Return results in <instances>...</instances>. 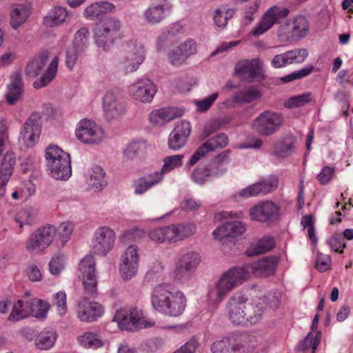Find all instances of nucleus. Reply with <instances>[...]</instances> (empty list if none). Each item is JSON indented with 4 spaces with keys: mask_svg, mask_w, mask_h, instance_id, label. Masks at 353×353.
Returning <instances> with one entry per match:
<instances>
[{
    "mask_svg": "<svg viewBox=\"0 0 353 353\" xmlns=\"http://www.w3.org/2000/svg\"><path fill=\"white\" fill-rule=\"evenodd\" d=\"M278 261L274 256H265L256 262L243 267H234L223 273L208 292L209 299L215 303H219L233 289L246 281L252 273L256 276L272 275L277 266Z\"/></svg>",
    "mask_w": 353,
    "mask_h": 353,
    "instance_id": "f257e3e1",
    "label": "nucleus"
},
{
    "mask_svg": "<svg viewBox=\"0 0 353 353\" xmlns=\"http://www.w3.org/2000/svg\"><path fill=\"white\" fill-rule=\"evenodd\" d=\"M85 296L77 305V317L83 322H92L100 317L103 309L99 303L89 301L98 296L95 261L92 255H86L79 264Z\"/></svg>",
    "mask_w": 353,
    "mask_h": 353,
    "instance_id": "f03ea898",
    "label": "nucleus"
},
{
    "mask_svg": "<svg viewBox=\"0 0 353 353\" xmlns=\"http://www.w3.org/2000/svg\"><path fill=\"white\" fill-rule=\"evenodd\" d=\"M150 299L154 310L170 316H180L186 307L185 294L181 291L172 290L168 283H161L154 286Z\"/></svg>",
    "mask_w": 353,
    "mask_h": 353,
    "instance_id": "7ed1b4c3",
    "label": "nucleus"
},
{
    "mask_svg": "<svg viewBox=\"0 0 353 353\" xmlns=\"http://www.w3.org/2000/svg\"><path fill=\"white\" fill-rule=\"evenodd\" d=\"M46 161L50 175L57 179L66 181L72 175L70 156L57 145L46 149Z\"/></svg>",
    "mask_w": 353,
    "mask_h": 353,
    "instance_id": "20e7f679",
    "label": "nucleus"
},
{
    "mask_svg": "<svg viewBox=\"0 0 353 353\" xmlns=\"http://www.w3.org/2000/svg\"><path fill=\"white\" fill-rule=\"evenodd\" d=\"M121 28V21L117 19L107 17L101 19L97 23L94 31L96 45L104 51L109 50L119 37Z\"/></svg>",
    "mask_w": 353,
    "mask_h": 353,
    "instance_id": "39448f33",
    "label": "nucleus"
},
{
    "mask_svg": "<svg viewBox=\"0 0 353 353\" xmlns=\"http://www.w3.org/2000/svg\"><path fill=\"white\" fill-rule=\"evenodd\" d=\"M281 113L264 111L252 121V128L261 136L268 137L279 130L283 123Z\"/></svg>",
    "mask_w": 353,
    "mask_h": 353,
    "instance_id": "423d86ee",
    "label": "nucleus"
},
{
    "mask_svg": "<svg viewBox=\"0 0 353 353\" xmlns=\"http://www.w3.org/2000/svg\"><path fill=\"white\" fill-rule=\"evenodd\" d=\"M57 228L53 225H46L32 232L27 239L26 250L30 252H41L52 243Z\"/></svg>",
    "mask_w": 353,
    "mask_h": 353,
    "instance_id": "0eeeda50",
    "label": "nucleus"
},
{
    "mask_svg": "<svg viewBox=\"0 0 353 353\" xmlns=\"http://www.w3.org/2000/svg\"><path fill=\"white\" fill-rule=\"evenodd\" d=\"M201 262V256L196 252H188L180 256L173 272L174 280L185 282L191 279Z\"/></svg>",
    "mask_w": 353,
    "mask_h": 353,
    "instance_id": "6e6552de",
    "label": "nucleus"
},
{
    "mask_svg": "<svg viewBox=\"0 0 353 353\" xmlns=\"http://www.w3.org/2000/svg\"><path fill=\"white\" fill-rule=\"evenodd\" d=\"M124 55L120 61V67L125 73L137 70L145 59L143 46L137 41H130L123 47Z\"/></svg>",
    "mask_w": 353,
    "mask_h": 353,
    "instance_id": "1a4fd4ad",
    "label": "nucleus"
},
{
    "mask_svg": "<svg viewBox=\"0 0 353 353\" xmlns=\"http://www.w3.org/2000/svg\"><path fill=\"white\" fill-rule=\"evenodd\" d=\"M268 301H270V307L274 309L279 307L280 301L275 295L269 297H256L250 302L248 300L246 301V325L256 324L262 319L268 307Z\"/></svg>",
    "mask_w": 353,
    "mask_h": 353,
    "instance_id": "9d476101",
    "label": "nucleus"
},
{
    "mask_svg": "<svg viewBox=\"0 0 353 353\" xmlns=\"http://www.w3.org/2000/svg\"><path fill=\"white\" fill-rule=\"evenodd\" d=\"M289 13L290 10L287 8L272 6L265 12L255 28L252 30V35L259 37L270 30L275 23L280 24L281 20L285 19Z\"/></svg>",
    "mask_w": 353,
    "mask_h": 353,
    "instance_id": "9b49d317",
    "label": "nucleus"
},
{
    "mask_svg": "<svg viewBox=\"0 0 353 353\" xmlns=\"http://www.w3.org/2000/svg\"><path fill=\"white\" fill-rule=\"evenodd\" d=\"M75 134L78 140L85 144H98L104 137L102 128L94 121L87 119L78 123Z\"/></svg>",
    "mask_w": 353,
    "mask_h": 353,
    "instance_id": "f8f14e48",
    "label": "nucleus"
},
{
    "mask_svg": "<svg viewBox=\"0 0 353 353\" xmlns=\"http://www.w3.org/2000/svg\"><path fill=\"white\" fill-rule=\"evenodd\" d=\"M246 301L241 292L234 294L226 303L227 314L231 323L236 325H246Z\"/></svg>",
    "mask_w": 353,
    "mask_h": 353,
    "instance_id": "ddd939ff",
    "label": "nucleus"
},
{
    "mask_svg": "<svg viewBox=\"0 0 353 353\" xmlns=\"http://www.w3.org/2000/svg\"><path fill=\"white\" fill-rule=\"evenodd\" d=\"M249 214L252 220L270 223L279 219L280 208L272 201H262L252 207Z\"/></svg>",
    "mask_w": 353,
    "mask_h": 353,
    "instance_id": "4468645a",
    "label": "nucleus"
},
{
    "mask_svg": "<svg viewBox=\"0 0 353 353\" xmlns=\"http://www.w3.org/2000/svg\"><path fill=\"white\" fill-rule=\"evenodd\" d=\"M234 71L237 75L247 76L251 82L261 81L266 77L263 62L259 58L239 61L235 65Z\"/></svg>",
    "mask_w": 353,
    "mask_h": 353,
    "instance_id": "2eb2a0df",
    "label": "nucleus"
},
{
    "mask_svg": "<svg viewBox=\"0 0 353 353\" xmlns=\"http://www.w3.org/2000/svg\"><path fill=\"white\" fill-rule=\"evenodd\" d=\"M113 320L117 321L120 329L130 332L152 325L146 324L139 312L134 308L130 310L118 311Z\"/></svg>",
    "mask_w": 353,
    "mask_h": 353,
    "instance_id": "dca6fc26",
    "label": "nucleus"
},
{
    "mask_svg": "<svg viewBox=\"0 0 353 353\" xmlns=\"http://www.w3.org/2000/svg\"><path fill=\"white\" fill-rule=\"evenodd\" d=\"M41 130V117L34 112L26 120L21 130V138L28 147H32L39 138Z\"/></svg>",
    "mask_w": 353,
    "mask_h": 353,
    "instance_id": "f3484780",
    "label": "nucleus"
},
{
    "mask_svg": "<svg viewBox=\"0 0 353 353\" xmlns=\"http://www.w3.org/2000/svg\"><path fill=\"white\" fill-rule=\"evenodd\" d=\"M139 255L136 245H130L121 255L119 272L125 281L131 279L137 272Z\"/></svg>",
    "mask_w": 353,
    "mask_h": 353,
    "instance_id": "a211bd4d",
    "label": "nucleus"
},
{
    "mask_svg": "<svg viewBox=\"0 0 353 353\" xmlns=\"http://www.w3.org/2000/svg\"><path fill=\"white\" fill-rule=\"evenodd\" d=\"M228 143V136L224 133H219L209 139L201 144L196 152L191 156L188 162L190 166L195 165L206 154L216 149L224 148Z\"/></svg>",
    "mask_w": 353,
    "mask_h": 353,
    "instance_id": "6ab92c4d",
    "label": "nucleus"
},
{
    "mask_svg": "<svg viewBox=\"0 0 353 353\" xmlns=\"http://www.w3.org/2000/svg\"><path fill=\"white\" fill-rule=\"evenodd\" d=\"M94 236L93 252L105 256L113 247L115 241L114 232L108 227H101L95 232Z\"/></svg>",
    "mask_w": 353,
    "mask_h": 353,
    "instance_id": "aec40b11",
    "label": "nucleus"
},
{
    "mask_svg": "<svg viewBox=\"0 0 353 353\" xmlns=\"http://www.w3.org/2000/svg\"><path fill=\"white\" fill-rule=\"evenodd\" d=\"M245 334H232L214 341L210 347L212 353H239L245 345L239 342L246 338Z\"/></svg>",
    "mask_w": 353,
    "mask_h": 353,
    "instance_id": "412c9836",
    "label": "nucleus"
},
{
    "mask_svg": "<svg viewBox=\"0 0 353 353\" xmlns=\"http://www.w3.org/2000/svg\"><path fill=\"white\" fill-rule=\"evenodd\" d=\"M130 92L134 100L142 103H150L154 98L157 90L152 81L144 79L130 85Z\"/></svg>",
    "mask_w": 353,
    "mask_h": 353,
    "instance_id": "4be33fe9",
    "label": "nucleus"
},
{
    "mask_svg": "<svg viewBox=\"0 0 353 353\" xmlns=\"http://www.w3.org/2000/svg\"><path fill=\"white\" fill-rule=\"evenodd\" d=\"M103 108L108 119L117 118L125 112V105L121 96L112 90L103 97Z\"/></svg>",
    "mask_w": 353,
    "mask_h": 353,
    "instance_id": "5701e85b",
    "label": "nucleus"
},
{
    "mask_svg": "<svg viewBox=\"0 0 353 353\" xmlns=\"http://www.w3.org/2000/svg\"><path fill=\"white\" fill-rule=\"evenodd\" d=\"M307 55L306 49L295 48L275 55L271 61V65L274 68H280L292 63H303Z\"/></svg>",
    "mask_w": 353,
    "mask_h": 353,
    "instance_id": "b1692460",
    "label": "nucleus"
},
{
    "mask_svg": "<svg viewBox=\"0 0 353 353\" xmlns=\"http://www.w3.org/2000/svg\"><path fill=\"white\" fill-rule=\"evenodd\" d=\"M24 84L20 71L14 72L10 77V83L6 86V101L8 105H14L22 99Z\"/></svg>",
    "mask_w": 353,
    "mask_h": 353,
    "instance_id": "393cba45",
    "label": "nucleus"
},
{
    "mask_svg": "<svg viewBox=\"0 0 353 353\" xmlns=\"http://www.w3.org/2000/svg\"><path fill=\"white\" fill-rule=\"evenodd\" d=\"M190 132L191 125L188 121L178 123L169 135V148L173 150L181 149L187 142Z\"/></svg>",
    "mask_w": 353,
    "mask_h": 353,
    "instance_id": "a878e982",
    "label": "nucleus"
},
{
    "mask_svg": "<svg viewBox=\"0 0 353 353\" xmlns=\"http://www.w3.org/2000/svg\"><path fill=\"white\" fill-rule=\"evenodd\" d=\"M172 8L170 3H151L143 12L144 19L151 25L157 24L170 14Z\"/></svg>",
    "mask_w": 353,
    "mask_h": 353,
    "instance_id": "bb28decb",
    "label": "nucleus"
},
{
    "mask_svg": "<svg viewBox=\"0 0 353 353\" xmlns=\"http://www.w3.org/2000/svg\"><path fill=\"white\" fill-rule=\"evenodd\" d=\"M245 225L243 222L230 221L218 227L213 231L212 234L216 238L223 241L229 237L235 238L241 236L245 232Z\"/></svg>",
    "mask_w": 353,
    "mask_h": 353,
    "instance_id": "cd10ccee",
    "label": "nucleus"
},
{
    "mask_svg": "<svg viewBox=\"0 0 353 353\" xmlns=\"http://www.w3.org/2000/svg\"><path fill=\"white\" fill-rule=\"evenodd\" d=\"M183 114V112L178 108H162L152 110L150 113L149 118L151 123L155 125H162L176 117H181Z\"/></svg>",
    "mask_w": 353,
    "mask_h": 353,
    "instance_id": "c85d7f7f",
    "label": "nucleus"
},
{
    "mask_svg": "<svg viewBox=\"0 0 353 353\" xmlns=\"http://www.w3.org/2000/svg\"><path fill=\"white\" fill-rule=\"evenodd\" d=\"M169 229L171 241L178 242L192 236L196 230V226L195 224L188 222L170 225Z\"/></svg>",
    "mask_w": 353,
    "mask_h": 353,
    "instance_id": "c756f323",
    "label": "nucleus"
},
{
    "mask_svg": "<svg viewBox=\"0 0 353 353\" xmlns=\"http://www.w3.org/2000/svg\"><path fill=\"white\" fill-rule=\"evenodd\" d=\"M161 181V177L155 172L142 176L134 181V194L141 195Z\"/></svg>",
    "mask_w": 353,
    "mask_h": 353,
    "instance_id": "7c9ffc66",
    "label": "nucleus"
},
{
    "mask_svg": "<svg viewBox=\"0 0 353 353\" xmlns=\"http://www.w3.org/2000/svg\"><path fill=\"white\" fill-rule=\"evenodd\" d=\"M15 165V156L12 152H7L0 165V188L3 192V186L6 185L12 174Z\"/></svg>",
    "mask_w": 353,
    "mask_h": 353,
    "instance_id": "2f4dec72",
    "label": "nucleus"
},
{
    "mask_svg": "<svg viewBox=\"0 0 353 353\" xmlns=\"http://www.w3.org/2000/svg\"><path fill=\"white\" fill-rule=\"evenodd\" d=\"M33 303H28V298L26 300L19 299L14 303L12 310L11 311L8 320L12 322H17L30 316L32 314V310L30 308Z\"/></svg>",
    "mask_w": 353,
    "mask_h": 353,
    "instance_id": "473e14b6",
    "label": "nucleus"
},
{
    "mask_svg": "<svg viewBox=\"0 0 353 353\" xmlns=\"http://www.w3.org/2000/svg\"><path fill=\"white\" fill-rule=\"evenodd\" d=\"M67 16L68 12L65 8L55 6L43 17V23L46 27H57L65 21Z\"/></svg>",
    "mask_w": 353,
    "mask_h": 353,
    "instance_id": "72a5a7b5",
    "label": "nucleus"
},
{
    "mask_svg": "<svg viewBox=\"0 0 353 353\" xmlns=\"http://www.w3.org/2000/svg\"><path fill=\"white\" fill-rule=\"evenodd\" d=\"M48 52H42L30 61L25 69V73L28 77H36L43 69L48 60Z\"/></svg>",
    "mask_w": 353,
    "mask_h": 353,
    "instance_id": "f704fd0d",
    "label": "nucleus"
},
{
    "mask_svg": "<svg viewBox=\"0 0 353 353\" xmlns=\"http://www.w3.org/2000/svg\"><path fill=\"white\" fill-rule=\"evenodd\" d=\"M88 180L89 189L94 192L101 191L107 184L105 180V173L101 166H94L89 172Z\"/></svg>",
    "mask_w": 353,
    "mask_h": 353,
    "instance_id": "c9c22d12",
    "label": "nucleus"
},
{
    "mask_svg": "<svg viewBox=\"0 0 353 353\" xmlns=\"http://www.w3.org/2000/svg\"><path fill=\"white\" fill-rule=\"evenodd\" d=\"M57 338L56 332L52 329H44L36 337L34 344L37 349L48 350L52 347Z\"/></svg>",
    "mask_w": 353,
    "mask_h": 353,
    "instance_id": "e433bc0d",
    "label": "nucleus"
},
{
    "mask_svg": "<svg viewBox=\"0 0 353 353\" xmlns=\"http://www.w3.org/2000/svg\"><path fill=\"white\" fill-rule=\"evenodd\" d=\"M321 338L322 334L321 331L316 332L314 336L312 332H309L303 340L299 341L296 347V350L304 353L311 349L312 352L316 353V350L320 344Z\"/></svg>",
    "mask_w": 353,
    "mask_h": 353,
    "instance_id": "4c0bfd02",
    "label": "nucleus"
},
{
    "mask_svg": "<svg viewBox=\"0 0 353 353\" xmlns=\"http://www.w3.org/2000/svg\"><path fill=\"white\" fill-rule=\"evenodd\" d=\"M30 14V10L24 4L12 8L10 11L11 27L15 30L17 29L26 21Z\"/></svg>",
    "mask_w": 353,
    "mask_h": 353,
    "instance_id": "58836bf2",
    "label": "nucleus"
},
{
    "mask_svg": "<svg viewBox=\"0 0 353 353\" xmlns=\"http://www.w3.org/2000/svg\"><path fill=\"white\" fill-rule=\"evenodd\" d=\"M58 63V57H54L41 77L33 83L34 88L39 89L45 87L54 79L57 72Z\"/></svg>",
    "mask_w": 353,
    "mask_h": 353,
    "instance_id": "ea45409f",
    "label": "nucleus"
},
{
    "mask_svg": "<svg viewBox=\"0 0 353 353\" xmlns=\"http://www.w3.org/2000/svg\"><path fill=\"white\" fill-rule=\"evenodd\" d=\"M183 157V154H176L168 156L163 159V165L161 169L159 171L155 172L157 174L161 177V181L164 179L165 174L182 165V159Z\"/></svg>",
    "mask_w": 353,
    "mask_h": 353,
    "instance_id": "a19ab883",
    "label": "nucleus"
},
{
    "mask_svg": "<svg viewBox=\"0 0 353 353\" xmlns=\"http://www.w3.org/2000/svg\"><path fill=\"white\" fill-rule=\"evenodd\" d=\"M274 245V239L271 236H266L262 238L256 243L251 245L245 253L248 256L259 255L270 250Z\"/></svg>",
    "mask_w": 353,
    "mask_h": 353,
    "instance_id": "79ce46f5",
    "label": "nucleus"
},
{
    "mask_svg": "<svg viewBox=\"0 0 353 353\" xmlns=\"http://www.w3.org/2000/svg\"><path fill=\"white\" fill-rule=\"evenodd\" d=\"M261 96L259 90L254 86L244 88L234 97V100L237 103H250Z\"/></svg>",
    "mask_w": 353,
    "mask_h": 353,
    "instance_id": "37998d69",
    "label": "nucleus"
},
{
    "mask_svg": "<svg viewBox=\"0 0 353 353\" xmlns=\"http://www.w3.org/2000/svg\"><path fill=\"white\" fill-rule=\"evenodd\" d=\"M294 40L305 37L308 33V22L303 16H297L292 20Z\"/></svg>",
    "mask_w": 353,
    "mask_h": 353,
    "instance_id": "c03bdc74",
    "label": "nucleus"
},
{
    "mask_svg": "<svg viewBox=\"0 0 353 353\" xmlns=\"http://www.w3.org/2000/svg\"><path fill=\"white\" fill-rule=\"evenodd\" d=\"M292 28V20H287L284 23L279 24L276 35L281 41L285 42L294 40V32Z\"/></svg>",
    "mask_w": 353,
    "mask_h": 353,
    "instance_id": "a18cd8bd",
    "label": "nucleus"
},
{
    "mask_svg": "<svg viewBox=\"0 0 353 353\" xmlns=\"http://www.w3.org/2000/svg\"><path fill=\"white\" fill-rule=\"evenodd\" d=\"M81 345L87 348H97L103 346V342L99 336L93 332H86L79 337Z\"/></svg>",
    "mask_w": 353,
    "mask_h": 353,
    "instance_id": "49530a36",
    "label": "nucleus"
},
{
    "mask_svg": "<svg viewBox=\"0 0 353 353\" xmlns=\"http://www.w3.org/2000/svg\"><path fill=\"white\" fill-rule=\"evenodd\" d=\"M148 236L151 240L158 243L172 242L169 225L153 229L149 232Z\"/></svg>",
    "mask_w": 353,
    "mask_h": 353,
    "instance_id": "de8ad7c7",
    "label": "nucleus"
},
{
    "mask_svg": "<svg viewBox=\"0 0 353 353\" xmlns=\"http://www.w3.org/2000/svg\"><path fill=\"white\" fill-rule=\"evenodd\" d=\"M89 30L86 28L79 29L75 34L72 47L77 48L80 51H85L88 47V36Z\"/></svg>",
    "mask_w": 353,
    "mask_h": 353,
    "instance_id": "09e8293b",
    "label": "nucleus"
},
{
    "mask_svg": "<svg viewBox=\"0 0 353 353\" xmlns=\"http://www.w3.org/2000/svg\"><path fill=\"white\" fill-rule=\"evenodd\" d=\"M278 178L274 175L262 179L258 182L261 194H266L275 190L278 187Z\"/></svg>",
    "mask_w": 353,
    "mask_h": 353,
    "instance_id": "8fccbe9b",
    "label": "nucleus"
},
{
    "mask_svg": "<svg viewBox=\"0 0 353 353\" xmlns=\"http://www.w3.org/2000/svg\"><path fill=\"white\" fill-rule=\"evenodd\" d=\"M312 100V94L310 92L303 93L297 96L292 97L285 102V105L288 108H299L308 103Z\"/></svg>",
    "mask_w": 353,
    "mask_h": 353,
    "instance_id": "3c124183",
    "label": "nucleus"
},
{
    "mask_svg": "<svg viewBox=\"0 0 353 353\" xmlns=\"http://www.w3.org/2000/svg\"><path fill=\"white\" fill-rule=\"evenodd\" d=\"M314 71V66L308 65L299 70L292 72V73L284 76L281 78V81L285 83H288L296 79H300L303 77H307Z\"/></svg>",
    "mask_w": 353,
    "mask_h": 353,
    "instance_id": "603ef678",
    "label": "nucleus"
},
{
    "mask_svg": "<svg viewBox=\"0 0 353 353\" xmlns=\"http://www.w3.org/2000/svg\"><path fill=\"white\" fill-rule=\"evenodd\" d=\"M294 148L292 143L279 142L275 144L274 153L278 157H286L292 153Z\"/></svg>",
    "mask_w": 353,
    "mask_h": 353,
    "instance_id": "864d4df0",
    "label": "nucleus"
},
{
    "mask_svg": "<svg viewBox=\"0 0 353 353\" xmlns=\"http://www.w3.org/2000/svg\"><path fill=\"white\" fill-rule=\"evenodd\" d=\"M64 268V255L54 256L49 263V270L51 274L58 275Z\"/></svg>",
    "mask_w": 353,
    "mask_h": 353,
    "instance_id": "5fc2aeb1",
    "label": "nucleus"
},
{
    "mask_svg": "<svg viewBox=\"0 0 353 353\" xmlns=\"http://www.w3.org/2000/svg\"><path fill=\"white\" fill-rule=\"evenodd\" d=\"M179 50L182 52L186 59L190 56L196 54L197 46L196 43L194 39H188L183 43L179 45Z\"/></svg>",
    "mask_w": 353,
    "mask_h": 353,
    "instance_id": "6e6d98bb",
    "label": "nucleus"
},
{
    "mask_svg": "<svg viewBox=\"0 0 353 353\" xmlns=\"http://www.w3.org/2000/svg\"><path fill=\"white\" fill-rule=\"evenodd\" d=\"M190 176L192 180L198 185L204 184L210 179L205 166L194 169Z\"/></svg>",
    "mask_w": 353,
    "mask_h": 353,
    "instance_id": "4d7b16f0",
    "label": "nucleus"
},
{
    "mask_svg": "<svg viewBox=\"0 0 353 353\" xmlns=\"http://www.w3.org/2000/svg\"><path fill=\"white\" fill-rule=\"evenodd\" d=\"M163 267L161 263H157L150 268L145 274V278L148 282H157L162 280Z\"/></svg>",
    "mask_w": 353,
    "mask_h": 353,
    "instance_id": "13d9d810",
    "label": "nucleus"
},
{
    "mask_svg": "<svg viewBox=\"0 0 353 353\" xmlns=\"http://www.w3.org/2000/svg\"><path fill=\"white\" fill-rule=\"evenodd\" d=\"M83 51L79 50L72 46L68 48L66 52V60L65 63L70 69H72L75 65L77 59L83 54Z\"/></svg>",
    "mask_w": 353,
    "mask_h": 353,
    "instance_id": "bf43d9fd",
    "label": "nucleus"
},
{
    "mask_svg": "<svg viewBox=\"0 0 353 353\" xmlns=\"http://www.w3.org/2000/svg\"><path fill=\"white\" fill-rule=\"evenodd\" d=\"M54 304L57 306V312L61 315L66 314V294L64 292H59L53 296Z\"/></svg>",
    "mask_w": 353,
    "mask_h": 353,
    "instance_id": "052dcab7",
    "label": "nucleus"
},
{
    "mask_svg": "<svg viewBox=\"0 0 353 353\" xmlns=\"http://www.w3.org/2000/svg\"><path fill=\"white\" fill-rule=\"evenodd\" d=\"M15 221L19 223L20 228H22L23 225H32L34 218L28 210H22L15 216Z\"/></svg>",
    "mask_w": 353,
    "mask_h": 353,
    "instance_id": "680f3d73",
    "label": "nucleus"
},
{
    "mask_svg": "<svg viewBox=\"0 0 353 353\" xmlns=\"http://www.w3.org/2000/svg\"><path fill=\"white\" fill-rule=\"evenodd\" d=\"M143 148V144L138 141H132L125 148L123 154L128 159L136 158Z\"/></svg>",
    "mask_w": 353,
    "mask_h": 353,
    "instance_id": "e2e57ef3",
    "label": "nucleus"
},
{
    "mask_svg": "<svg viewBox=\"0 0 353 353\" xmlns=\"http://www.w3.org/2000/svg\"><path fill=\"white\" fill-rule=\"evenodd\" d=\"M327 243L332 250L339 253L343 252V248L346 246L343 237L339 234L333 235L328 240Z\"/></svg>",
    "mask_w": 353,
    "mask_h": 353,
    "instance_id": "0e129e2a",
    "label": "nucleus"
},
{
    "mask_svg": "<svg viewBox=\"0 0 353 353\" xmlns=\"http://www.w3.org/2000/svg\"><path fill=\"white\" fill-rule=\"evenodd\" d=\"M219 97L218 92H214L208 97L202 100H199L195 102L197 110L200 112L207 111L210 106L214 103Z\"/></svg>",
    "mask_w": 353,
    "mask_h": 353,
    "instance_id": "69168bd1",
    "label": "nucleus"
},
{
    "mask_svg": "<svg viewBox=\"0 0 353 353\" xmlns=\"http://www.w3.org/2000/svg\"><path fill=\"white\" fill-rule=\"evenodd\" d=\"M199 346L198 339L195 337H192L180 348L174 351L173 353H195L196 350Z\"/></svg>",
    "mask_w": 353,
    "mask_h": 353,
    "instance_id": "338daca9",
    "label": "nucleus"
},
{
    "mask_svg": "<svg viewBox=\"0 0 353 353\" xmlns=\"http://www.w3.org/2000/svg\"><path fill=\"white\" fill-rule=\"evenodd\" d=\"M217 163V162L213 161L205 166L210 178L221 176L226 172V168L225 166Z\"/></svg>",
    "mask_w": 353,
    "mask_h": 353,
    "instance_id": "774afa93",
    "label": "nucleus"
}]
</instances>
